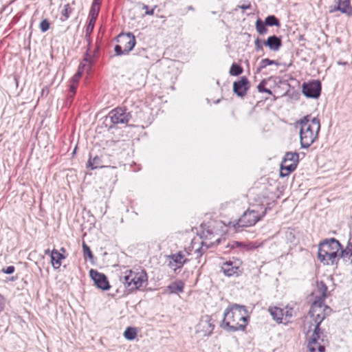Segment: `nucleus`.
<instances>
[{
    "instance_id": "nucleus-31",
    "label": "nucleus",
    "mask_w": 352,
    "mask_h": 352,
    "mask_svg": "<svg viewBox=\"0 0 352 352\" xmlns=\"http://www.w3.org/2000/svg\"><path fill=\"white\" fill-rule=\"evenodd\" d=\"M73 10L74 9L72 8V6L69 3L65 4L61 12V20L63 21L67 20L69 17L71 13L73 12Z\"/></svg>"
},
{
    "instance_id": "nucleus-27",
    "label": "nucleus",
    "mask_w": 352,
    "mask_h": 352,
    "mask_svg": "<svg viewBox=\"0 0 352 352\" xmlns=\"http://www.w3.org/2000/svg\"><path fill=\"white\" fill-rule=\"evenodd\" d=\"M278 65V63L276 61H275L274 60H270L269 58L262 59L260 63L259 67L256 69V73L257 74L260 73L263 69L265 68L267 65Z\"/></svg>"
},
{
    "instance_id": "nucleus-47",
    "label": "nucleus",
    "mask_w": 352,
    "mask_h": 352,
    "mask_svg": "<svg viewBox=\"0 0 352 352\" xmlns=\"http://www.w3.org/2000/svg\"><path fill=\"white\" fill-rule=\"evenodd\" d=\"M0 301H1V296H0ZM3 309V304L0 302V312Z\"/></svg>"
},
{
    "instance_id": "nucleus-37",
    "label": "nucleus",
    "mask_w": 352,
    "mask_h": 352,
    "mask_svg": "<svg viewBox=\"0 0 352 352\" xmlns=\"http://www.w3.org/2000/svg\"><path fill=\"white\" fill-rule=\"evenodd\" d=\"M241 245H242L241 243L233 241L229 242L228 243V245H226V248H229V250H232V249L239 248Z\"/></svg>"
},
{
    "instance_id": "nucleus-9",
    "label": "nucleus",
    "mask_w": 352,
    "mask_h": 352,
    "mask_svg": "<svg viewBox=\"0 0 352 352\" xmlns=\"http://www.w3.org/2000/svg\"><path fill=\"white\" fill-rule=\"evenodd\" d=\"M95 63V58L89 54L87 52L85 54L82 61L80 63L78 72L73 76L71 79V82L77 84L82 75L85 70L90 71L92 65Z\"/></svg>"
},
{
    "instance_id": "nucleus-38",
    "label": "nucleus",
    "mask_w": 352,
    "mask_h": 352,
    "mask_svg": "<svg viewBox=\"0 0 352 352\" xmlns=\"http://www.w3.org/2000/svg\"><path fill=\"white\" fill-rule=\"evenodd\" d=\"M263 41L260 40L259 38H256L254 41L255 49L256 51L263 50Z\"/></svg>"
},
{
    "instance_id": "nucleus-16",
    "label": "nucleus",
    "mask_w": 352,
    "mask_h": 352,
    "mask_svg": "<svg viewBox=\"0 0 352 352\" xmlns=\"http://www.w3.org/2000/svg\"><path fill=\"white\" fill-rule=\"evenodd\" d=\"M249 85L248 79L245 76H243L239 80L233 83V91L238 96L243 97L247 94Z\"/></svg>"
},
{
    "instance_id": "nucleus-7",
    "label": "nucleus",
    "mask_w": 352,
    "mask_h": 352,
    "mask_svg": "<svg viewBox=\"0 0 352 352\" xmlns=\"http://www.w3.org/2000/svg\"><path fill=\"white\" fill-rule=\"evenodd\" d=\"M299 162V155L296 152H287L280 163V177H285L294 171Z\"/></svg>"
},
{
    "instance_id": "nucleus-3",
    "label": "nucleus",
    "mask_w": 352,
    "mask_h": 352,
    "mask_svg": "<svg viewBox=\"0 0 352 352\" xmlns=\"http://www.w3.org/2000/svg\"><path fill=\"white\" fill-rule=\"evenodd\" d=\"M341 250L342 245L337 239H326L319 245L318 259L325 265L337 264Z\"/></svg>"
},
{
    "instance_id": "nucleus-23",
    "label": "nucleus",
    "mask_w": 352,
    "mask_h": 352,
    "mask_svg": "<svg viewBox=\"0 0 352 352\" xmlns=\"http://www.w3.org/2000/svg\"><path fill=\"white\" fill-rule=\"evenodd\" d=\"M269 312L272 318L278 323L283 322V310L279 307H274L269 308Z\"/></svg>"
},
{
    "instance_id": "nucleus-10",
    "label": "nucleus",
    "mask_w": 352,
    "mask_h": 352,
    "mask_svg": "<svg viewBox=\"0 0 352 352\" xmlns=\"http://www.w3.org/2000/svg\"><path fill=\"white\" fill-rule=\"evenodd\" d=\"M321 82L314 80L308 82H304L302 86V94L307 98H318L321 94Z\"/></svg>"
},
{
    "instance_id": "nucleus-21",
    "label": "nucleus",
    "mask_w": 352,
    "mask_h": 352,
    "mask_svg": "<svg viewBox=\"0 0 352 352\" xmlns=\"http://www.w3.org/2000/svg\"><path fill=\"white\" fill-rule=\"evenodd\" d=\"M66 258V256L58 250L54 249L51 251V263L55 270L60 268L62 261Z\"/></svg>"
},
{
    "instance_id": "nucleus-33",
    "label": "nucleus",
    "mask_w": 352,
    "mask_h": 352,
    "mask_svg": "<svg viewBox=\"0 0 352 352\" xmlns=\"http://www.w3.org/2000/svg\"><path fill=\"white\" fill-rule=\"evenodd\" d=\"M82 251L85 258L88 257L89 259H93L94 255L92 252L89 247L85 242L82 243Z\"/></svg>"
},
{
    "instance_id": "nucleus-6",
    "label": "nucleus",
    "mask_w": 352,
    "mask_h": 352,
    "mask_svg": "<svg viewBox=\"0 0 352 352\" xmlns=\"http://www.w3.org/2000/svg\"><path fill=\"white\" fill-rule=\"evenodd\" d=\"M265 209L262 212L253 209H248L234 225L235 230L239 231V228H241L254 226L265 216Z\"/></svg>"
},
{
    "instance_id": "nucleus-24",
    "label": "nucleus",
    "mask_w": 352,
    "mask_h": 352,
    "mask_svg": "<svg viewBox=\"0 0 352 352\" xmlns=\"http://www.w3.org/2000/svg\"><path fill=\"white\" fill-rule=\"evenodd\" d=\"M100 11V3L99 2H93L91 9L89 10V19H96L98 17V13Z\"/></svg>"
},
{
    "instance_id": "nucleus-11",
    "label": "nucleus",
    "mask_w": 352,
    "mask_h": 352,
    "mask_svg": "<svg viewBox=\"0 0 352 352\" xmlns=\"http://www.w3.org/2000/svg\"><path fill=\"white\" fill-rule=\"evenodd\" d=\"M109 117L113 124H127L131 118V114L126 109L116 108L110 111Z\"/></svg>"
},
{
    "instance_id": "nucleus-32",
    "label": "nucleus",
    "mask_w": 352,
    "mask_h": 352,
    "mask_svg": "<svg viewBox=\"0 0 352 352\" xmlns=\"http://www.w3.org/2000/svg\"><path fill=\"white\" fill-rule=\"evenodd\" d=\"M243 68L237 63H232L230 69V74L231 76H239L243 73Z\"/></svg>"
},
{
    "instance_id": "nucleus-5",
    "label": "nucleus",
    "mask_w": 352,
    "mask_h": 352,
    "mask_svg": "<svg viewBox=\"0 0 352 352\" xmlns=\"http://www.w3.org/2000/svg\"><path fill=\"white\" fill-rule=\"evenodd\" d=\"M331 311V308L325 305L324 301L321 300H314L313 301L309 314L314 322V329H316V331L320 330V323L330 314Z\"/></svg>"
},
{
    "instance_id": "nucleus-25",
    "label": "nucleus",
    "mask_w": 352,
    "mask_h": 352,
    "mask_svg": "<svg viewBox=\"0 0 352 352\" xmlns=\"http://www.w3.org/2000/svg\"><path fill=\"white\" fill-rule=\"evenodd\" d=\"M184 284L182 281H176L168 286L172 293H179L184 291Z\"/></svg>"
},
{
    "instance_id": "nucleus-13",
    "label": "nucleus",
    "mask_w": 352,
    "mask_h": 352,
    "mask_svg": "<svg viewBox=\"0 0 352 352\" xmlns=\"http://www.w3.org/2000/svg\"><path fill=\"white\" fill-rule=\"evenodd\" d=\"M321 330L314 329L311 336L309 338L307 348L310 352H324L325 350L324 346L321 344L323 339L320 338Z\"/></svg>"
},
{
    "instance_id": "nucleus-4",
    "label": "nucleus",
    "mask_w": 352,
    "mask_h": 352,
    "mask_svg": "<svg viewBox=\"0 0 352 352\" xmlns=\"http://www.w3.org/2000/svg\"><path fill=\"white\" fill-rule=\"evenodd\" d=\"M120 280L129 291L133 292L140 289L143 284L147 283L148 276L145 270L135 272L129 270L120 276Z\"/></svg>"
},
{
    "instance_id": "nucleus-40",
    "label": "nucleus",
    "mask_w": 352,
    "mask_h": 352,
    "mask_svg": "<svg viewBox=\"0 0 352 352\" xmlns=\"http://www.w3.org/2000/svg\"><path fill=\"white\" fill-rule=\"evenodd\" d=\"M142 9L145 10V14L146 15H153L154 14V8L151 10H148V6L146 5H142Z\"/></svg>"
},
{
    "instance_id": "nucleus-17",
    "label": "nucleus",
    "mask_w": 352,
    "mask_h": 352,
    "mask_svg": "<svg viewBox=\"0 0 352 352\" xmlns=\"http://www.w3.org/2000/svg\"><path fill=\"white\" fill-rule=\"evenodd\" d=\"M118 41L120 45L125 49V52H129L133 50L135 45V38L132 33H127L126 34H120L118 36Z\"/></svg>"
},
{
    "instance_id": "nucleus-14",
    "label": "nucleus",
    "mask_w": 352,
    "mask_h": 352,
    "mask_svg": "<svg viewBox=\"0 0 352 352\" xmlns=\"http://www.w3.org/2000/svg\"><path fill=\"white\" fill-rule=\"evenodd\" d=\"M89 274L91 278L93 279L95 284L98 288L102 290L109 289V283L107 280V276L104 274L100 273L98 271L91 269L89 271Z\"/></svg>"
},
{
    "instance_id": "nucleus-49",
    "label": "nucleus",
    "mask_w": 352,
    "mask_h": 352,
    "mask_svg": "<svg viewBox=\"0 0 352 352\" xmlns=\"http://www.w3.org/2000/svg\"><path fill=\"white\" fill-rule=\"evenodd\" d=\"M100 0H94L93 2H99Z\"/></svg>"
},
{
    "instance_id": "nucleus-36",
    "label": "nucleus",
    "mask_w": 352,
    "mask_h": 352,
    "mask_svg": "<svg viewBox=\"0 0 352 352\" xmlns=\"http://www.w3.org/2000/svg\"><path fill=\"white\" fill-rule=\"evenodd\" d=\"M116 55L120 56L123 54H127L129 52H125V49L121 45H116L114 48Z\"/></svg>"
},
{
    "instance_id": "nucleus-15",
    "label": "nucleus",
    "mask_w": 352,
    "mask_h": 352,
    "mask_svg": "<svg viewBox=\"0 0 352 352\" xmlns=\"http://www.w3.org/2000/svg\"><path fill=\"white\" fill-rule=\"evenodd\" d=\"M169 266L176 271L177 269H181L183 265L188 261L187 258L182 252L175 254H172L169 256Z\"/></svg>"
},
{
    "instance_id": "nucleus-29",
    "label": "nucleus",
    "mask_w": 352,
    "mask_h": 352,
    "mask_svg": "<svg viewBox=\"0 0 352 352\" xmlns=\"http://www.w3.org/2000/svg\"><path fill=\"white\" fill-rule=\"evenodd\" d=\"M256 30L259 34H265L267 32L266 24L261 19H258L256 21Z\"/></svg>"
},
{
    "instance_id": "nucleus-42",
    "label": "nucleus",
    "mask_w": 352,
    "mask_h": 352,
    "mask_svg": "<svg viewBox=\"0 0 352 352\" xmlns=\"http://www.w3.org/2000/svg\"><path fill=\"white\" fill-rule=\"evenodd\" d=\"M265 85H266V81L265 80H263L257 86V89H258V91L260 92V93H263V91H261L262 89H266L265 87Z\"/></svg>"
},
{
    "instance_id": "nucleus-41",
    "label": "nucleus",
    "mask_w": 352,
    "mask_h": 352,
    "mask_svg": "<svg viewBox=\"0 0 352 352\" xmlns=\"http://www.w3.org/2000/svg\"><path fill=\"white\" fill-rule=\"evenodd\" d=\"M14 267L12 265H10L7 267L6 269H3V272L7 274H11L14 272Z\"/></svg>"
},
{
    "instance_id": "nucleus-39",
    "label": "nucleus",
    "mask_w": 352,
    "mask_h": 352,
    "mask_svg": "<svg viewBox=\"0 0 352 352\" xmlns=\"http://www.w3.org/2000/svg\"><path fill=\"white\" fill-rule=\"evenodd\" d=\"M76 88H77V84H74V83L72 82V84L69 86V91L72 93V95L68 96L69 99H71L73 97V96L75 94Z\"/></svg>"
},
{
    "instance_id": "nucleus-19",
    "label": "nucleus",
    "mask_w": 352,
    "mask_h": 352,
    "mask_svg": "<svg viewBox=\"0 0 352 352\" xmlns=\"http://www.w3.org/2000/svg\"><path fill=\"white\" fill-rule=\"evenodd\" d=\"M263 44L267 46L271 50L277 52L282 46V41L280 37L273 35L269 36L266 41H263Z\"/></svg>"
},
{
    "instance_id": "nucleus-18",
    "label": "nucleus",
    "mask_w": 352,
    "mask_h": 352,
    "mask_svg": "<svg viewBox=\"0 0 352 352\" xmlns=\"http://www.w3.org/2000/svg\"><path fill=\"white\" fill-rule=\"evenodd\" d=\"M336 6L333 10L340 11L348 16L352 15V7L350 5V0H334Z\"/></svg>"
},
{
    "instance_id": "nucleus-8",
    "label": "nucleus",
    "mask_w": 352,
    "mask_h": 352,
    "mask_svg": "<svg viewBox=\"0 0 352 352\" xmlns=\"http://www.w3.org/2000/svg\"><path fill=\"white\" fill-rule=\"evenodd\" d=\"M221 270L228 277H238L243 271L242 262L239 259L227 261L223 263Z\"/></svg>"
},
{
    "instance_id": "nucleus-45",
    "label": "nucleus",
    "mask_w": 352,
    "mask_h": 352,
    "mask_svg": "<svg viewBox=\"0 0 352 352\" xmlns=\"http://www.w3.org/2000/svg\"><path fill=\"white\" fill-rule=\"evenodd\" d=\"M45 255H50L51 256V251L49 249H47L45 250Z\"/></svg>"
},
{
    "instance_id": "nucleus-26",
    "label": "nucleus",
    "mask_w": 352,
    "mask_h": 352,
    "mask_svg": "<svg viewBox=\"0 0 352 352\" xmlns=\"http://www.w3.org/2000/svg\"><path fill=\"white\" fill-rule=\"evenodd\" d=\"M340 256L342 258H349L352 257V242H349L345 249L341 250Z\"/></svg>"
},
{
    "instance_id": "nucleus-34",
    "label": "nucleus",
    "mask_w": 352,
    "mask_h": 352,
    "mask_svg": "<svg viewBox=\"0 0 352 352\" xmlns=\"http://www.w3.org/2000/svg\"><path fill=\"white\" fill-rule=\"evenodd\" d=\"M96 19H89V23L86 28V36H89L93 31Z\"/></svg>"
},
{
    "instance_id": "nucleus-20",
    "label": "nucleus",
    "mask_w": 352,
    "mask_h": 352,
    "mask_svg": "<svg viewBox=\"0 0 352 352\" xmlns=\"http://www.w3.org/2000/svg\"><path fill=\"white\" fill-rule=\"evenodd\" d=\"M327 287L325 283L322 281L317 282L316 289L312 293V295L315 298L314 300H324L327 296Z\"/></svg>"
},
{
    "instance_id": "nucleus-48",
    "label": "nucleus",
    "mask_w": 352,
    "mask_h": 352,
    "mask_svg": "<svg viewBox=\"0 0 352 352\" xmlns=\"http://www.w3.org/2000/svg\"><path fill=\"white\" fill-rule=\"evenodd\" d=\"M312 321H313V320L311 319V321H310V323H312ZM314 322L313 324H311V326L314 327Z\"/></svg>"
},
{
    "instance_id": "nucleus-12",
    "label": "nucleus",
    "mask_w": 352,
    "mask_h": 352,
    "mask_svg": "<svg viewBox=\"0 0 352 352\" xmlns=\"http://www.w3.org/2000/svg\"><path fill=\"white\" fill-rule=\"evenodd\" d=\"M214 328L212 319L209 315L202 316L196 326V331L202 333L203 336H210Z\"/></svg>"
},
{
    "instance_id": "nucleus-2",
    "label": "nucleus",
    "mask_w": 352,
    "mask_h": 352,
    "mask_svg": "<svg viewBox=\"0 0 352 352\" xmlns=\"http://www.w3.org/2000/svg\"><path fill=\"white\" fill-rule=\"evenodd\" d=\"M298 124L300 126V142L302 148H308L318 138L320 129V120L316 118L310 119L306 116L300 119Z\"/></svg>"
},
{
    "instance_id": "nucleus-35",
    "label": "nucleus",
    "mask_w": 352,
    "mask_h": 352,
    "mask_svg": "<svg viewBox=\"0 0 352 352\" xmlns=\"http://www.w3.org/2000/svg\"><path fill=\"white\" fill-rule=\"evenodd\" d=\"M39 28L42 32H47L50 28V23L47 19H45L40 23Z\"/></svg>"
},
{
    "instance_id": "nucleus-22",
    "label": "nucleus",
    "mask_w": 352,
    "mask_h": 352,
    "mask_svg": "<svg viewBox=\"0 0 352 352\" xmlns=\"http://www.w3.org/2000/svg\"><path fill=\"white\" fill-rule=\"evenodd\" d=\"M104 166L102 164V160L101 157L96 155L94 157H91L90 155L89 159L87 163V167L89 168L92 170L102 168Z\"/></svg>"
},
{
    "instance_id": "nucleus-28",
    "label": "nucleus",
    "mask_w": 352,
    "mask_h": 352,
    "mask_svg": "<svg viewBox=\"0 0 352 352\" xmlns=\"http://www.w3.org/2000/svg\"><path fill=\"white\" fill-rule=\"evenodd\" d=\"M124 336L129 340H134L137 336V331L134 327H129L124 332Z\"/></svg>"
},
{
    "instance_id": "nucleus-50",
    "label": "nucleus",
    "mask_w": 352,
    "mask_h": 352,
    "mask_svg": "<svg viewBox=\"0 0 352 352\" xmlns=\"http://www.w3.org/2000/svg\"><path fill=\"white\" fill-rule=\"evenodd\" d=\"M189 9H190V10H192L193 8H192V6H190V7H189Z\"/></svg>"
},
{
    "instance_id": "nucleus-30",
    "label": "nucleus",
    "mask_w": 352,
    "mask_h": 352,
    "mask_svg": "<svg viewBox=\"0 0 352 352\" xmlns=\"http://www.w3.org/2000/svg\"><path fill=\"white\" fill-rule=\"evenodd\" d=\"M265 23L268 26H276L280 25L279 20L274 15H270L265 19Z\"/></svg>"
},
{
    "instance_id": "nucleus-46",
    "label": "nucleus",
    "mask_w": 352,
    "mask_h": 352,
    "mask_svg": "<svg viewBox=\"0 0 352 352\" xmlns=\"http://www.w3.org/2000/svg\"><path fill=\"white\" fill-rule=\"evenodd\" d=\"M59 252L65 254V253H66V250L64 248H61Z\"/></svg>"
},
{
    "instance_id": "nucleus-1",
    "label": "nucleus",
    "mask_w": 352,
    "mask_h": 352,
    "mask_svg": "<svg viewBox=\"0 0 352 352\" xmlns=\"http://www.w3.org/2000/svg\"><path fill=\"white\" fill-rule=\"evenodd\" d=\"M249 320L245 306L233 304L224 311L221 327L227 331H243Z\"/></svg>"
},
{
    "instance_id": "nucleus-44",
    "label": "nucleus",
    "mask_w": 352,
    "mask_h": 352,
    "mask_svg": "<svg viewBox=\"0 0 352 352\" xmlns=\"http://www.w3.org/2000/svg\"><path fill=\"white\" fill-rule=\"evenodd\" d=\"M261 91H263V93H267L270 95H272V92L271 91V90H270L269 89H262Z\"/></svg>"
},
{
    "instance_id": "nucleus-43",
    "label": "nucleus",
    "mask_w": 352,
    "mask_h": 352,
    "mask_svg": "<svg viewBox=\"0 0 352 352\" xmlns=\"http://www.w3.org/2000/svg\"><path fill=\"white\" fill-rule=\"evenodd\" d=\"M285 315L286 316H289V317H291L292 316V309L291 310H287L285 311Z\"/></svg>"
}]
</instances>
